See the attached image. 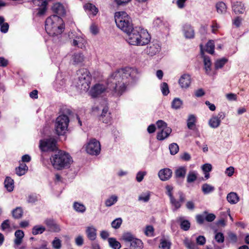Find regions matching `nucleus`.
I'll return each mask as SVG.
<instances>
[{"mask_svg": "<svg viewBox=\"0 0 249 249\" xmlns=\"http://www.w3.org/2000/svg\"><path fill=\"white\" fill-rule=\"evenodd\" d=\"M228 60L226 58H223L216 60L215 63V67L216 69H220L226 63Z\"/></svg>", "mask_w": 249, "mask_h": 249, "instance_id": "47", "label": "nucleus"}, {"mask_svg": "<svg viewBox=\"0 0 249 249\" xmlns=\"http://www.w3.org/2000/svg\"><path fill=\"white\" fill-rule=\"evenodd\" d=\"M196 219L197 223L199 224H203L205 220V215L204 212L202 214H199L196 215Z\"/></svg>", "mask_w": 249, "mask_h": 249, "instance_id": "60", "label": "nucleus"}, {"mask_svg": "<svg viewBox=\"0 0 249 249\" xmlns=\"http://www.w3.org/2000/svg\"><path fill=\"white\" fill-rule=\"evenodd\" d=\"M84 8L87 12H90L93 16L96 15L98 12L95 6L89 3L86 4L84 5Z\"/></svg>", "mask_w": 249, "mask_h": 249, "instance_id": "28", "label": "nucleus"}, {"mask_svg": "<svg viewBox=\"0 0 249 249\" xmlns=\"http://www.w3.org/2000/svg\"><path fill=\"white\" fill-rule=\"evenodd\" d=\"M150 193L149 192H146L143 193L141 194L138 197L139 201H142L144 202H147L150 199Z\"/></svg>", "mask_w": 249, "mask_h": 249, "instance_id": "42", "label": "nucleus"}, {"mask_svg": "<svg viewBox=\"0 0 249 249\" xmlns=\"http://www.w3.org/2000/svg\"><path fill=\"white\" fill-rule=\"evenodd\" d=\"M125 33V40L131 45L143 46L148 44L150 40V36L148 32L140 27L132 28Z\"/></svg>", "mask_w": 249, "mask_h": 249, "instance_id": "2", "label": "nucleus"}, {"mask_svg": "<svg viewBox=\"0 0 249 249\" xmlns=\"http://www.w3.org/2000/svg\"><path fill=\"white\" fill-rule=\"evenodd\" d=\"M143 244L141 240L135 237L130 242V248L132 249H142Z\"/></svg>", "mask_w": 249, "mask_h": 249, "instance_id": "25", "label": "nucleus"}, {"mask_svg": "<svg viewBox=\"0 0 249 249\" xmlns=\"http://www.w3.org/2000/svg\"><path fill=\"white\" fill-rule=\"evenodd\" d=\"M135 237V236L131 233L126 232L123 234L121 238L125 242L130 243Z\"/></svg>", "mask_w": 249, "mask_h": 249, "instance_id": "40", "label": "nucleus"}, {"mask_svg": "<svg viewBox=\"0 0 249 249\" xmlns=\"http://www.w3.org/2000/svg\"><path fill=\"white\" fill-rule=\"evenodd\" d=\"M100 120L104 123H108L111 120L110 114L108 113V108L107 107L103 109L102 113L100 117Z\"/></svg>", "mask_w": 249, "mask_h": 249, "instance_id": "22", "label": "nucleus"}, {"mask_svg": "<svg viewBox=\"0 0 249 249\" xmlns=\"http://www.w3.org/2000/svg\"><path fill=\"white\" fill-rule=\"evenodd\" d=\"M15 235L16 238L14 240V243L15 248H17V246H19L21 243L24 234L23 231L21 230H18L15 232Z\"/></svg>", "mask_w": 249, "mask_h": 249, "instance_id": "23", "label": "nucleus"}, {"mask_svg": "<svg viewBox=\"0 0 249 249\" xmlns=\"http://www.w3.org/2000/svg\"><path fill=\"white\" fill-rule=\"evenodd\" d=\"M45 223L48 226L51 230L53 231L58 232L60 230L59 226L56 224L52 219H46L45 221Z\"/></svg>", "mask_w": 249, "mask_h": 249, "instance_id": "21", "label": "nucleus"}, {"mask_svg": "<svg viewBox=\"0 0 249 249\" xmlns=\"http://www.w3.org/2000/svg\"><path fill=\"white\" fill-rule=\"evenodd\" d=\"M196 242L197 245L203 246L206 243V239L204 236L199 235L196 238Z\"/></svg>", "mask_w": 249, "mask_h": 249, "instance_id": "56", "label": "nucleus"}, {"mask_svg": "<svg viewBox=\"0 0 249 249\" xmlns=\"http://www.w3.org/2000/svg\"><path fill=\"white\" fill-rule=\"evenodd\" d=\"M154 229L152 226H147L144 230V233L147 236H154Z\"/></svg>", "mask_w": 249, "mask_h": 249, "instance_id": "49", "label": "nucleus"}, {"mask_svg": "<svg viewBox=\"0 0 249 249\" xmlns=\"http://www.w3.org/2000/svg\"><path fill=\"white\" fill-rule=\"evenodd\" d=\"M160 89L162 94L164 96L167 95L169 93L168 85L165 82H163L161 84Z\"/></svg>", "mask_w": 249, "mask_h": 249, "instance_id": "48", "label": "nucleus"}, {"mask_svg": "<svg viewBox=\"0 0 249 249\" xmlns=\"http://www.w3.org/2000/svg\"><path fill=\"white\" fill-rule=\"evenodd\" d=\"M146 175L145 172H139L136 176V179L138 182H141L144 176Z\"/></svg>", "mask_w": 249, "mask_h": 249, "instance_id": "64", "label": "nucleus"}, {"mask_svg": "<svg viewBox=\"0 0 249 249\" xmlns=\"http://www.w3.org/2000/svg\"><path fill=\"white\" fill-rule=\"evenodd\" d=\"M101 150L100 142L95 139L91 140L86 146L87 153L90 155H97Z\"/></svg>", "mask_w": 249, "mask_h": 249, "instance_id": "9", "label": "nucleus"}, {"mask_svg": "<svg viewBox=\"0 0 249 249\" xmlns=\"http://www.w3.org/2000/svg\"><path fill=\"white\" fill-rule=\"evenodd\" d=\"M108 242L110 247L113 249H120L121 247L120 242L114 238H108Z\"/></svg>", "mask_w": 249, "mask_h": 249, "instance_id": "32", "label": "nucleus"}, {"mask_svg": "<svg viewBox=\"0 0 249 249\" xmlns=\"http://www.w3.org/2000/svg\"><path fill=\"white\" fill-rule=\"evenodd\" d=\"M172 245L171 241L165 238H162L160 240L159 248L161 249H170Z\"/></svg>", "mask_w": 249, "mask_h": 249, "instance_id": "29", "label": "nucleus"}, {"mask_svg": "<svg viewBox=\"0 0 249 249\" xmlns=\"http://www.w3.org/2000/svg\"><path fill=\"white\" fill-rule=\"evenodd\" d=\"M78 87L81 89L87 91L89 88L91 82V76L89 72L86 69H82L78 71Z\"/></svg>", "mask_w": 249, "mask_h": 249, "instance_id": "6", "label": "nucleus"}, {"mask_svg": "<svg viewBox=\"0 0 249 249\" xmlns=\"http://www.w3.org/2000/svg\"><path fill=\"white\" fill-rule=\"evenodd\" d=\"M135 73V70L130 67L117 70L108 78L107 88L102 84H97L91 89L89 94L92 97H96L108 89L113 95L121 96L126 90V80L129 78H133Z\"/></svg>", "mask_w": 249, "mask_h": 249, "instance_id": "1", "label": "nucleus"}, {"mask_svg": "<svg viewBox=\"0 0 249 249\" xmlns=\"http://www.w3.org/2000/svg\"><path fill=\"white\" fill-rule=\"evenodd\" d=\"M183 104L182 101L178 98H175L173 100L171 107L175 109H178L181 107Z\"/></svg>", "mask_w": 249, "mask_h": 249, "instance_id": "37", "label": "nucleus"}, {"mask_svg": "<svg viewBox=\"0 0 249 249\" xmlns=\"http://www.w3.org/2000/svg\"><path fill=\"white\" fill-rule=\"evenodd\" d=\"M169 148L170 151V153L172 155H175V154H177L178 152V150H179V147H178V145L175 143L171 144L169 145Z\"/></svg>", "mask_w": 249, "mask_h": 249, "instance_id": "50", "label": "nucleus"}, {"mask_svg": "<svg viewBox=\"0 0 249 249\" xmlns=\"http://www.w3.org/2000/svg\"><path fill=\"white\" fill-rule=\"evenodd\" d=\"M214 187L210 184L205 183L202 186V190L204 194H207L213 192Z\"/></svg>", "mask_w": 249, "mask_h": 249, "instance_id": "41", "label": "nucleus"}, {"mask_svg": "<svg viewBox=\"0 0 249 249\" xmlns=\"http://www.w3.org/2000/svg\"><path fill=\"white\" fill-rule=\"evenodd\" d=\"M186 173V170L185 168L181 167L178 168L176 171V176L178 178H183L184 177Z\"/></svg>", "mask_w": 249, "mask_h": 249, "instance_id": "46", "label": "nucleus"}, {"mask_svg": "<svg viewBox=\"0 0 249 249\" xmlns=\"http://www.w3.org/2000/svg\"><path fill=\"white\" fill-rule=\"evenodd\" d=\"M114 18L117 26L124 32H128L133 28L132 20L125 12H116Z\"/></svg>", "mask_w": 249, "mask_h": 249, "instance_id": "5", "label": "nucleus"}, {"mask_svg": "<svg viewBox=\"0 0 249 249\" xmlns=\"http://www.w3.org/2000/svg\"><path fill=\"white\" fill-rule=\"evenodd\" d=\"M196 117L193 114L190 115L187 119V126L188 128L191 130H194L196 126Z\"/></svg>", "mask_w": 249, "mask_h": 249, "instance_id": "26", "label": "nucleus"}, {"mask_svg": "<svg viewBox=\"0 0 249 249\" xmlns=\"http://www.w3.org/2000/svg\"><path fill=\"white\" fill-rule=\"evenodd\" d=\"M90 32L93 35H96L98 33L99 30L97 26L95 24H92L90 27Z\"/></svg>", "mask_w": 249, "mask_h": 249, "instance_id": "63", "label": "nucleus"}, {"mask_svg": "<svg viewBox=\"0 0 249 249\" xmlns=\"http://www.w3.org/2000/svg\"><path fill=\"white\" fill-rule=\"evenodd\" d=\"M87 41L86 39L81 36H77L75 39H74L72 42V45L74 46H77L79 48L83 49L85 48Z\"/></svg>", "mask_w": 249, "mask_h": 249, "instance_id": "18", "label": "nucleus"}, {"mask_svg": "<svg viewBox=\"0 0 249 249\" xmlns=\"http://www.w3.org/2000/svg\"><path fill=\"white\" fill-rule=\"evenodd\" d=\"M0 31L2 33H6L9 29V25L7 23L4 22L3 17L0 16Z\"/></svg>", "mask_w": 249, "mask_h": 249, "instance_id": "38", "label": "nucleus"}, {"mask_svg": "<svg viewBox=\"0 0 249 249\" xmlns=\"http://www.w3.org/2000/svg\"><path fill=\"white\" fill-rule=\"evenodd\" d=\"M64 29L63 21L59 16L52 15L48 18L45 22V30L51 36L60 35Z\"/></svg>", "mask_w": 249, "mask_h": 249, "instance_id": "3", "label": "nucleus"}, {"mask_svg": "<svg viewBox=\"0 0 249 249\" xmlns=\"http://www.w3.org/2000/svg\"><path fill=\"white\" fill-rule=\"evenodd\" d=\"M172 172L168 168H164L160 170L158 174L160 178L163 181L169 179L172 176Z\"/></svg>", "mask_w": 249, "mask_h": 249, "instance_id": "17", "label": "nucleus"}, {"mask_svg": "<svg viewBox=\"0 0 249 249\" xmlns=\"http://www.w3.org/2000/svg\"><path fill=\"white\" fill-rule=\"evenodd\" d=\"M211 28L212 32L214 34H216L218 29L219 28V25L215 21H213Z\"/></svg>", "mask_w": 249, "mask_h": 249, "instance_id": "61", "label": "nucleus"}, {"mask_svg": "<svg viewBox=\"0 0 249 249\" xmlns=\"http://www.w3.org/2000/svg\"><path fill=\"white\" fill-rule=\"evenodd\" d=\"M27 170L28 167L26 164L22 163H20L19 166L16 168V173L18 176H21L24 175Z\"/></svg>", "mask_w": 249, "mask_h": 249, "instance_id": "31", "label": "nucleus"}, {"mask_svg": "<svg viewBox=\"0 0 249 249\" xmlns=\"http://www.w3.org/2000/svg\"><path fill=\"white\" fill-rule=\"evenodd\" d=\"M157 125L159 130L163 129L165 131V137H168L172 132V129L169 127L167 126V124L162 120H159L157 122Z\"/></svg>", "mask_w": 249, "mask_h": 249, "instance_id": "15", "label": "nucleus"}, {"mask_svg": "<svg viewBox=\"0 0 249 249\" xmlns=\"http://www.w3.org/2000/svg\"><path fill=\"white\" fill-rule=\"evenodd\" d=\"M53 11L59 15H63L65 14V10L63 5L60 3H56L52 7Z\"/></svg>", "mask_w": 249, "mask_h": 249, "instance_id": "24", "label": "nucleus"}, {"mask_svg": "<svg viewBox=\"0 0 249 249\" xmlns=\"http://www.w3.org/2000/svg\"><path fill=\"white\" fill-rule=\"evenodd\" d=\"M166 134L165 133V131H164L163 129L159 130V131L157 133V138L159 140H163L164 139L168 137H164V136Z\"/></svg>", "mask_w": 249, "mask_h": 249, "instance_id": "58", "label": "nucleus"}, {"mask_svg": "<svg viewBox=\"0 0 249 249\" xmlns=\"http://www.w3.org/2000/svg\"><path fill=\"white\" fill-rule=\"evenodd\" d=\"M183 32L186 38H192L195 36L194 30L191 25L185 24L183 26Z\"/></svg>", "mask_w": 249, "mask_h": 249, "instance_id": "16", "label": "nucleus"}, {"mask_svg": "<svg viewBox=\"0 0 249 249\" xmlns=\"http://www.w3.org/2000/svg\"><path fill=\"white\" fill-rule=\"evenodd\" d=\"M214 239L218 243H222L224 241V236L221 232H216L214 236Z\"/></svg>", "mask_w": 249, "mask_h": 249, "instance_id": "51", "label": "nucleus"}, {"mask_svg": "<svg viewBox=\"0 0 249 249\" xmlns=\"http://www.w3.org/2000/svg\"><path fill=\"white\" fill-rule=\"evenodd\" d=\"M51 161L54 168L60 170L69 167L73 160L68 153L60 150L51 158Z\"/></svg>", "mask_w": 249, "mask_h": 249, "instance_id": "4", "label": "nucleus"}, {"mask_svg": "<svg viewBox=\"0 0 249 249\" xmlns=\"http://www.w3.org/2000/svg\"><path fill=\"white\" fill-rule=\"evenodd\" d=\"M232 8L235 13L237 14H243L245 10L244 4L242 2L238 1L233 4Z\"/></svg>", "mask_w": 249, "mask_h": 249, "instance_id": "19", "label": "nucleus"}, {"mask_svg": "<svg viewBox=\"0 0 249 249\" xmlns=\"http://www.w3.org/2000/svg\"><path fill=\"white\" fill-rule=\"evenodd\" d=\"M39 148L42 151H53L56 149V141L53 138L40 140Z\"/></svg>", "mask_w": 249, "mask_h": 249, "instance_id": "8", "label": "nucleus"}, {"mask_svg": "<svg viewBox=\"0 0 249 249\" xmlns=\"http://www.w3.org/2000/svg\"><path fill=\"white\" fill-rule=\"evenodd\" d=\"M160 50V47L158 43H152L149 44L145 50V53L149 56L156 55Z\"/></svg>", "mask_w": 249, "mask_h": 249, "instance_id": "11", "label": "nucleus"}, {"mask_svg": "<svg viewBox=\"0 0 249 249\" xmlns=\"http://www.w3.org/2000/svg\"><path fill=\"white\" fill-rule=\"evenodd\" d=\"M227 199L231 204H236L239 201V197L236 193L231 192L228 194Z\"/></svg>", "mask_w": 249, "mask_h": 249, "instance_id": "27", "label": "nucleus"}, {"mask_svg": "<svg viewBox=\"0 0 249 249\" xmlns=\"http://www.w3.org/2000/svg\"><path fill=\"white\" fill-rule=\"evenodd\" d=\"M40 198L38 195L32 194L29 196L28 201L31 203H34Z\"/></svg>", "mask_w": 249, "mask_h": 249, "instance_id": "59", "label": "nucleus"}, {"mask_svg": "<svg viewBox=\"0 0 249 249\" xmlns=\"http://www.w3.org/2000/svg\"><path fill=\"white\" fill-rule=\"evenodd\" d=\"M53 247L55 249H60L61 247V240L55 237L52 242Z\"/></svg>", "mask_w": 249, "mask_h": 249, "instance_id": "55", "label": "nucleus"}, {"mask_svg": "<svg viewBox=\"0 0 249 249\" xmlns=\"http://www.w3.org/2000/svg\"><path fill=\"white\" fill-rule=\"evenodd\" d=\"M4 185L9 192H11L14 188V180L10 177H6L4 181Z\"/></svg>", "mask_w": 249, "mask_h": 249, "instance_id": "30", "label": "nucleus"}, {"mask_svg": "<svg viewBox=\"0 0 249 249\" xmlns=\"http://www.w3.org/2000/svg\"><path fill=\"white\" fill-rule=\"evenodd\" d=\"M178 195L179 197L178 200H176L174 196L170 198L171 203L175 207L174 210L179 209L185 200L184 196L182 193L179 192Z\"/></svg>", "mask_w": 249, "mask_h": 249, "instance_id": "14", "label": "nucleus"}, {"mask_svg": "<svg viewBox=\"0 0 249 249\" xmlns=\"http://www.w3.org/2000/svg\"><path fill=\"white\" fill-rule=\"evenodd\" d=\"M69 119L65 115H60L56 119L54 124L55 133L58 135H64L67 130Z\"/></svg>", "mask_w": 249, "mask_h": 249, "instance_id": "7", "label": "nucleus"}, {"mask_svg": "<svg viewBox=\"0 0 249 249\" xmlns=\"http://www.w3.org/2000/svg\"><path fill=\"white\" fill-rule=\"evenodd\" d=\"M84 60V56L81 53H75L72 54L70 63L73 65H81Z\"/></svg>", "mask_w": 249, "mask_h": 249, "instance_id": "13", "label": "nucleus"}, {"mask_svg": "<svg viewBox=\"0 0 249 249\" xmlns=\"http://www.w3.org/2000/svg\"><path fill=\"white\" fill-rule=\"evenodd\" d=\"M225 117L223 112H220L217 115L213 116L209 121V124L212 128H217L220 124L221 122Z\"/></svg>", "mask_w": 249, "mask_h": 249, "instance_id": "10", "label": "nucleus"}, {"mask_svg": "<svg viewBox=\"0 0 249 249\" xmlns=\"http://www.w3.org/2000/svg\"><path fill=\"white\" fill-rule=\"evenodd\" d=\"M118 200L117 196L113 195L108 198L105 202L106 206L109 207L115 204Z\"/></svg>", "mask_w": 249, "mask_h": 249, "instance_id": "43", "label": "nucleus"}, {"mask_svg": "<svg viewBox=\"0 0 249 249\" xmlns=\"http://www.w3.org/2000/svg\"><path fill=\"white\" fill-rule=\"evenodd\" d=\"M214 45L213 40L209 41L206 45L205 51L209 53L213 54L214 53Z\"/></svg>", "mask_w": 249, "mask_h": 249, "instance_id": "45", "label": "nucleus"}, {"mask_svg": "<svg viewBox=\"0 0 249 249\" xmlns=\"http://www.w3.org/2000/svg\"><path fill=\"white\" fill-rule=\"evenodd\" d=\"M191 83V76L188 74H183L178 80V84L182 89L188 88Z\"/></svg>", "mask_w": 249, "mask_h": 249, "instance_id": "12", "label": "nucleus"}, {"mask_svg": "<svg viewBox=\"0 0 249 249\" xmlns=\"http://www.w3.org/2000/svg\"><path fill=\"white\" fill-rule=\"evenodd\" d=\"M122 223V220L121 218H118L113 221L111 223V226L115 229L119 228Z\"/></svg>", "mask_w": 249, "mask_h": 249, "instance_id": "54", "label": "nucleus"}, {"mask_svg": "<svg viewBox=\"0 0 249 249\" xmlns=\"http://www.w3.org/2000/svg\"><path fill=\"white\" fill-rule=\"evenodd\" d=\"M197 176L195 172L192 171L189 172L187 177V181L188 182H192L196 180Z\"/></svg>", "mask_w": 249, "mask_h": 249, "instance_id": "53", "label": "nucleus"}, {"mask_svg": "<svg viewBox=\"0 0 249 249\" xmlns=\"http://www.w3.org/2000/svg\"><path fill=\"white\" fill-rule=\"evenodd\" d=\"M22 215V211L20 208H17L13 211V215L15 218H19Z\"/></svg>", "mask_w": 249, "mask_h": 249, "instance_id": "52", "label": "nucleus"}, {"mask_svg": "<svg viewBox=\"0 0 249 249\" xmlns=\"http://www.w3.org/2000/svg\"><path fill=\"white\" fill-rule=\"evenodd\" d=\"M202 169L203 172H210L212 169V166L210 164L206 163L202 166Z\"/></svg>", "mask_w": 249, "mask_h": 249, "instance_id": "62", "label": "nucleus"}, {"mask_svg": "<svg viewBox=\"0 0 249 249\" xmlns=\"http://www.w3.org/2000/svg\"><path fill=\"white\" fill-rule=\"evenodd\" d=\"M74 210L79 213H84L86 211V207L82 204L75 202L73 205Z\"/></svg>", "mask_w": 249, "mask_h": 249, "instance_id": "44", "label": "nucleus"}, {"mask_svg": "<svg viewBox=\"0 0 249 249\" xmlns=\"http://www.w3.org/2000/svg\"><path fill=\"white\" fill-rule=\"evenodd\" d=\"M180 226L181 229L184 231H188L190 227V223L189 221L185 220L183 217L179 218Z\"/></svg>", "mask_w": 249, "mask_h": 249, "instance_id": "34", "label": "nucleus"}, {"mask_svg": "<svg viewBox=\"0 0 249 249\" xmlns=\"http://www.w3.org/2000/svg\"><path fill=\"white\" fill-rule=\"evenodd\" d=\"M216 10L219 14H224L227 11V6L225 3L220 1L218 2L216 5Z\"/></svg>", "mask_w": 249, "mask_h": 249, "instance_id": "35", "label": "nucleus"}, {"mask_svg": "<svg viewBox=\"0 0 249 249\" xmlns=\"http://www.w3.org/2000/svg\"><path fill=\"white\" fill-rule=\"evenodd\" d=\"M204 64L205 72L207 74H210L211 71V62L208 57L204 56Z\"/></svg>", "mask_w": 249, "mask_h": 249, "instance_id": "33", "label": "nucleus"}, {"mask_svg": "<svg viewBox=\"0 0 249 249\" xmlns=\"http://www.w3.org/2000/svg\"><path fill=\"white\" fill-rule=\"evenodd\" d=\"M204 214L205 215V220L208 222H212L215 218V216L213 213H208L206 212H205Z\"/></svg>", "mask_w": 249, "mask_h": 249, "instance_id": "57", "label": "nucleus"}, {"mask_svg": "<svg viewBox=\"0 0 249 249\" xmlns=\"http://www.w3.org/2000/svg\"><path fill=\"white\" fill-rule=\"evenodd\" d=\"M86 232L88 238L90 240H94L96 238V229L93 226L87 228Z\"/></svg>", "mask_w": 249, "mask_h": 249, "instance_id": "20", "label": "nucleus"}, {"mask_svg": "<svg viewBox=\"0 0 249 249\" xmlns=\"http://www.w3.org/2000/svg\"><path fill=\"white\" fill-rule=\"evenodd\" d=\"M45 231V228L41 225L34 226L32 230V233L34 235H37L42 233Z\"/></svg>", "mask_w": 249, "mask_h": 249, "instance_id": "39", "label": "nucleus"}, {"mask_svg": "<svg viewBox=\"0 0 249 249\" xmlns=\"http://www.w3.org/2000/svg\"><path fill=\"white\" fill-rule=\"evenodd\" d=\"M183 243L185 247L188 249H198L195 243L188 238L184 239Z\"/></svg>", "mask_w": 249, "mask_h": 249, "instance_id": "36", "label": "nucleus"}]
</instances>
